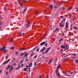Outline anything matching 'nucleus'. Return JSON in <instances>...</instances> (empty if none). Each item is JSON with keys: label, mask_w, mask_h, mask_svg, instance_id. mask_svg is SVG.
Segmentation results:
<instances>
[{"label": "nucleus", "mask_w": 78, "mask_h": 78, "mask_svg": "<svg viewBox=\"0 0 78 78\" xmlns=\"http://www.w3.org/2000/svg\"><path fill=\"white\" fill-rule=\"evenodd\" d=\"M26 26L27 27H30V25H28V24H27Z\"/></svg>", "instance_id": "obj_37"}, {"label": "nucleus", "mask_w": 78, "mask_h": 78, "mask_svg": "<svg viewBox=\"0 0 78 78\" xmlns=\"http://www.w3.org/2000/svg\"><path fill=\"white\" fill-rule=\"evenodd\" d=\"M23 1L24 3H25V2H28V1H27L26 0H23Z\"/></svg>", "instance_id": "obj_34"}, {"label": "nucleus", "mask_w": 78, "mask_h": 78, "mask_svg": "<svg viewBox=\"0 0 78 78\" xmlns=\"http://www.w3.org/2000/svg\"><path fill=\"white\" fill-rule=\"evenodd\" d=\"M4 10H6V7H4Z\"/></svg>", "instance_id": "obj_42"}, {"label": "nucleus", "mask_w": 78, "mask_h": 78, "mask_svg": "<svg viewBox=\"0 0 78 78\" xmlns=\"http://www.w3.org/2000/svg\"><path fill=\"white\" fill-rule=\"evenodd\" d=\"M13 69V67L11 66L9 69V70L10 71H11V70H12Z\"/></svg>", "instance_id": "obj_15"}, {"label": "nucleus", "mask_w": 78, "mask_h": 78, "mask_svg": "<svg viewBox=\"0 0 78 78\" xmlns=\"http://www.w3.org/2000/svg\"><path fill=\"white\" fill-rule=\"evenodd\" d=\"M73 59H75V57H73Z\"/></svg>", "instance_id": "obj_59"}, {"label": "nucleus", "mask_w": 78, "mask_h": 78, "mask_svg": "<svg viewBox=\"0 0 78 78\" xmlns=\"http://www.w3.org/2000/svg\"><path fill=\"white\" fill-rule=\"evenodd\" d=\"M62 10H65V8L64 7H63L62 9Z\"/></svg>", "instance_id": "obj_38"}, {"label": "nucleus", "mask_w": 78, "mask_h": 78, "mask_svg": "<svg viewBox=\"0 0 78 78\" xmlns=\"http://www.w3.org/2000/svg\"><path fill=\"white\" fill-rule=\"evenodd\" d=\"M53 60V58H52L50 59L49 62L48 63V64H50L51 62V61H52V60Z\"/></svg>", "instance_id": "obj_9"}, {"label": "nucleus", "mask_w": 78, "mask_h": 78, "mask_svg": "<svg viewBox=\"0 0 78 78\" xmlns=\"http://www.w3.org/2000/svg\"><path fill=\"white\" fill-rule=\"evenodd\" d=\"M6 49V46H4L0 49V50H5Z\"/></svg>", "instance_id": "obj_4"}, {"label": "nucleus", "mask_w": 78, "mask_h": 78, "mask_svg": "<svg viewBox=\"0 0 78 78\" xmlns=\"http://www.w3.org/2000/svg\"><path fill=\"white\" fill-rule=\"evenodd\" d=\"M61 40H59V42H61Z\"/></svg>", "instance_id": "obj_62"}, {"label": "nucleus", "mask_w": 78, "mask_h": 78, "mask_svg": "<svg viewBox=\"0 0 78 78\" xmlns=\"http://www.w3.org/2000/svg\"><path fill=\"white\" fill-rule=\"evenodd\" d=\"M71 60L72 61H74V60L73 59H71Z\"/></svg>", "instance_id": "obj_52"}, {"label": "nucleus", "mask_w": 78, "mask_h": 78, "mask_svg": "<svg viewBox=\"0 0 78 78\" xmlns=\"http://www.w3.org/2000/svg\"><path fill=\"white\" fill-rule=\"evenodd\" d=\"M24 55V53H21L20 54V56H23Z\"/></svg>", "instance_id": "obj_27"}, {"label": "nucleus", "mask_w": 78, "mask_h": 78, "mask_svg": "<svg viewBox=\"0 0 78 78\" xmlns=\"http://www.w3.org/2000/svg\"><path fill=\"white\" fill-rule=\"evenodd\" d=\"M78 62V60H75V63H76V64H77Z\"/></svg>", "instance_id": "obj_23"}, {"label": "nucleus", "mask_w": 78, "mask_h": 78, "mask_svg": "<svg viewBox=\"0 0 78 78\" xmlns=\"http://www.w3.org/2000/svg\"><path fill=\"white\" fill-rule=\"evenodd\" d=\"M23 62V60H21L20 61V63L18 64V67L16 68V70H17V69H19L20 68V65L22 64V63Z\"/></svg>", "instance_id": "obj_1"}, {"label": "nucleus", "mask_w": 78, "mask_h": 78, "mask_svg": "<svg viewBox=\"0 0 78 78\" xmlns=\"http://www.w3.org/2000/svg\"><path fill=\"white\" fill-rule=\"evenodd\" d=\"M11 67V66L9 65L8 66V68L9 69V67Z\"/></svg>", "instance_id": "obj_44"}, {"label": "nucleus", "mask_w": 78, "mask_h": 78, "mask_svg": "<svg viewBox=\"0 0 78 78\" xmlns=\"http://www.w3.org/2000/svg\"><path fill=\"white\" fill-rule=\"evenodd\" d=\"M59 30V29L57 28L56 29H55V30L56 31H58Z\"/></svg>", "instance_id": "obj_31"}, {"label": "nucleus", "mask_w": 78, "mask_h": 78, "mask_svg": "<svg viewBox=\"0 0 78 78\" xmlns=\"http://www.w3.org/2000/svg\"><path fill=\"white\" fill-rule=\"evenodd\" d=\"M60 68H61V65L58 64V65L57 66V69H56L55 70L56 71V70H58V69H60Z\"/></svg>", "instance_id": "obj_6"}, {"label": "nucleus", "mask_w": 78, "mask_h": 78, "mask_svg": "<svg viewBox=\"0 0 78 78\" xmlns=\"http://www.w3.org/2000/svg\"><path fill=\"white\" fill-rule=\"evenodd\" d=\"M73 28H74V29H75V30H77V28H76V27L75 26H74L73 27Z\"/></svg>", "instance_id": "obj_28"}, {"label": "nucleus", "mask_w": 78, "mask_h": 78, "mask_svg": "<svg viewBox=\"0 0 78 78\" xmlns=\"http://www.w3.org/2000/svg\"><path fill=\"white\" fill-rule=\"evenodd\" d=\"M34 58H37V55H35V56H34Z\"/></svg>", "instance_id": "obj_21"}, {"label": "nucleus", "mask_w": 78, "mask_h": 78, "mask_svg": "<svg viewBox=\"0 0 78 78\" xmlns=\"http://www.w3.org/2000/svg\"><path fill=\"white\" fill-rule=\"evenodd\" d=\"M30 68H29V72H30Z\"/></svg>", "instance_id": "obj_58"}, {"label": "nucleus", "mask_w": 78, "mask_h": 78, "mask_svg": "<svg viewBox=\"0 0 78 78\" xmlns=\"http://www.w3.org/2000/svg\"><path fill=\"white\" fill-rule=\"evenodd\" d=\"M2 70H0V73H1V72H2Z\"/></svg>", "instance_id": "obj_57"}, {"label": "nucleus", "mask_w": 78, "mask_h": 78, "mask_svg": "<svg viewBox=\"0 0 78 78\" xmlns=\"http://www.w3.org/2000/svg\"><path fill=\"white\" fill-rule=\"evenodd\" d=\"M70 73H73V72L71 71V72H70Z\"/></svg>", "instance_id": "obj_60"}, {"label": "nucleus", "mask_w": 78, "mask_h": 78, "mask_svg": "<svg viewBox=\"0 0 78 78\" xmlns=\"http://www.w3.org/2000/svg\"><path fill=\"white\" fill-rule=\"evenodd\" d=\"M42 53H43V55H45V53H44V52H43Z\"/></svg>", "instance_id": "obj_56"}, {"label": "nucleus", "mask_w": 78, "mask_h": 78, "mask_svg": "<svg viewBox=\"0 0 78 78\" xmlns=\"http://www.w3.org/2000/svg\"><path fill=\"white\" fill-rule=\"evenodd\" d=\"M60 17H61V18H62V19H63V18H64V17L62 16H61Z\"/></svg>", "instance_id": "obj_45"}, {"label": "nucleus", "mask_w": 78, "mask_h": 78, "mask_svg": "<svg viewBox=\"0 0 78 78\" xmlns=\"http://www.w3.org/2000/svg\"><path fill=\"white\" fill-rule=\"evenodd\" d=\"M7 51V50H6V51H5L4 52L5 53H6Z\"/></svg>", "instance_id": "obj_46"}, {"label": "nucleus", "mask_w": 78, "mask_h": 78, "mask_svg": "<svg viewBox=\"0 0 78 78\" xmlns=\"http://www.w3.org/2000/svg\"><path fill=\"white\" fill-rule=\"evenodd\" d=\"M63 49H61V52H62H62H63Z\"/></svg>", "instance_id": "obj_49"}, {"label": "nucleus", "mask_w": 78, "mask_h": 78, "mask_svg": "<svg viewBox=\"0 0 78 78\" xmlns=\"http://www.w3.org/2000/svg\"><path fill=\"white\" fill-rule=\"evenodd\" d=\"M25 55L24 57H26V56H27L28 55V54H27L26 52H25Z\"/></svg>", "instance_id": "obj_16"}, {"label": "nucleus", "mask_w": 78, "mask_h": 78, "mask_svg": "<svg viewBox=\"0 0 78 78\" xmlns=\"http://www.w3.org/2000/svg\"><path fill=\"white\" fill-rule=\"evenodd\" d=\"M0 30H1V31H3V29H2V28H1Z\"/></svg>", "instance_id": "obj_40"}, {"label": "nucleus", "mask_w": 78, "mask_h": 78, "mask_svg": "<svg viewBox=\"0 0 78 78\" xmlns=\"http://www.w3.org/2000/svg\"><path fill=\"white\" fill-rule=\"evenodd\" d=\"M10 49L11 50H14V47H12L10 48Z\"/></svg>", "instance_id": "obj_24"}, {"label": "nucleus", "mask_w": 78, "mask_h": 78, "mask_svg": "<svg viewBox=\"0 0 78 78\" xmlns=\"http://www.w3.org/2000/svg\"><path fill=\"white\" fill-rule=\"evenodd\" d=\"M59 25L61 27H64V25H62V22L60 23Z\"/></svg>", "instance_id": "obj_8"}, {"label": "nucleus", "mask_w": 78, "mask_h": 78, "mask_svg": "<svg viewBox=\"0 0 78 78\" xmlns=\"http://www.w3.org/2000/svg\"><path fill=\"white\" fill-rule=\"evenodd\" d=\"M60 47H61V48H63V49H65V48H66V47L64 45H62Z\"/></svg>", "instance_id": "obj_11"}, {"label": "nucleus", "mask_w": 78, "mask_h": 78, "mask_svg": "<svg viewBox=\"0 0 78 78\" xmlns=\"http://www.w3.org/2000/svg\"><path fill=\"white\" fill-rule=\"evenodd\" d=\"M25 50V48H21L19 50Z\"/></svg>", "instance_id": "obj_22"}, {"label": "nucleus", "mask_w": 78, "mask_h": 78, "mask_svg": "<svg viewBox=\"0 0 78 78\" xmlns=\"http://www.w3.org/2000/svg\"><path fill=\"white\" fill-rule=\"evenodd\" d=\"M14 66H16V63L13 64Z\"/></svg>", "instance_id": "obj_63"}, {"label": "nucleus", "mask_w": 78, "mask_h": 78, "mask_svg": "<svg viewBox=\"0 0 78 78\" xmlns=\"http://www.w3.org/2000/svg\"><path fill=\"white\" fill-rule=\"evenodd\" d=\"M39 50V48H38L36 51H38Z\"/></svg>", "instance_id": "obj_39"}, {"label": "nucleus", "mask_w": 78, "mask_h": 78, "mask_svg": "<svg viewBox=\"0 0 78 78\" xmlns=\"http://www.w3.org/2000/svg\"><path fill=\"white\" fill-rule=\"evenodd\" d=\"M27 61H28V58H26L25 60V62H27Z\"/></svg>", "instance_id": "obj_29"}, {"label": "nucleus", "mask_w": 78, "mask_h": 78, "mask_svg": "<svg viewBox=\"0 0 78 78\" xmlns=\"http://www.w3.org/2000/svg\"><path fill=\"white\" fill-rule=\"evenodd\" d=\"M61 44V43H58V45H60Z\"/></svg>", "instance_id": "obj_61"}, {"label": "nucleus", "mask_w": 78, "mask_h": 78, "mask_svg": "<svg viewBox=\"0 0 78 78\" xmlns=\"http://www.w3.org/2000/svg\"><path fill=\"white\" fill-rule=\"evenodd\" d=\"M3 24V22H2V21H0V25H2Z\"/></svg>", "instance_id": "obj_26"}, {"label": "nucleus", "mask_w": 78, "mask_h": 78, "mask_svg": "<svg viewBox=\"0 0 78 78\" xmlns=\"http://www.w3.org/2000/svg\"><path fill=\"white\" fill-rule=\"evenodd\" d=\"M8 54H7L6 55V58H8Z\"/></svg>", "instance_id": "obj_54"}, {"label": "nucleus", "mask_w": 78, "mask_h": 78, "mask_svg": "<svg viewBox=\"0 0 78 78\" xmlns=\"http://www.w3.org/2000/svg\"><path fill=\"white\" fill-rule=\"evenodd\" d=\"M26 67H27V68H28V65H26Z\"/></svg>", "instance_id": "obj_51"}, {"label": "nucleus", "mask_w": 78, "mask_h": 78, "mask_svg": "<svg viewBox=\"0 0 78 78\" xmlns=\"http://www.w3.org/2000/svg\"><path fill=\"white\" fill-rule=\"evenodd\" d=\"M27 23H28V25H29V24H30V22L29 21L27 20Z\"/></svg>", "instance_id": "obj_33"}, {"label": "nucleus", "mask_w": 78, "mask_h": 78, "mask_svg": "<svg viewBox=\"0 0 78 78\" xmlns=\"http://www.w3.org/2000/svg\"><path fill=\"white\" fill-rule=\"evenodd\" d=\"M20 5L21 7H22V8H23V6H22V4H20Z\"/></svg>", "instance_id": "obj_50"}, {"label": "nucleus", "mask_w": 78, "mask_h": 78, "mask_svg": "<svg viewBox=\"0 0 78 78\" xmlns=\"http://www.w3.org/2000/svg\"><path fill=\"white\" fill-rule=\"evenodd\" d=\"M38 48V46H37L35 48H34V50L35 48Z\"/></svg>", "instance_id": "obj_36"}, {"label": "nucleus", "mask_w": 78, "mask_h": 78, "mask_svg": "<svg viewBox=\"0 0 78 78\" xmlns=\"http://www.w3.org/2000/svg\"><path fill=\"white\" fill-rule=\"evenodd\" d=\"M44 44V46H47V45H48V44L47 43H45Z\"/></svg>", "instance_id": "obj_35"}, {"label": "nucleus", "mask_w": 78, "mask_h": 78, "mask_svg": "<svg viewBox=\"0 0 78 78\" xmlns=\"http://www.w3.org/2000/svg\"><path fill=\"white\" fill-rule=\"evenodd\" d=\"M45 44V43L44 42H42L40 44V45H44Z\"/></svg>", "instance_id": "obj_13"}, {"label": "nucleus", "mask_w": 78, "mask_h": 78, "mask_svg": "<svg viewBox=\"0 0 78 78\" xmlns=\"http://www.w3.org/2000/svg\"><path fill=\"white\" fill-rule=\"evenodd\" d=\"M36 62H35L34 63V66H36Z\"/></svg>", "instance_id": "obj_48"}, {"label": "nucleus", "mask_w": 78, "mask_h": 78, "mask_svg": "<svg viewBox=\"0 0 78 78\" xmlns=\"http://www.w3.org/2000/svg\"><path fill=\"white\" fill-rule=\"evenodd\" d=\"M24 71H27V68H25L24 69Z\"/></svg>", "instance_id": "obj_25"}, {"label": "nucleus", "mask_w": 78, "mask_h": 78, "mask_svg": "<svg viewBox=\"0 0 78 78\" xmlns=\"http://www.w3.org/2000/svg\"><path fill=\"white\" fill-rule=\"evenodd\" d=\"M65 75H66L67 76H70V75H67V74H65Z\"/></svg>", "instance_id": "obj_43"}, {"label": "nucleus", "mask_w": 78, "mask_h": 78, "mask_svg": "<svg viewBox=\"0 0 78 78\" xmlns=\"http://www.w3.org/2000/svg\"><path fill=\"white\" fill-rule=\"evenodd\" d=\"M15 53H16V54H18V53H19V52H15Z\"/></svg>", "instance_id": "obj_47"}, {"label": "nucleus", "mask_w": 78, "mask_h": 78, "mask_svg": "<svg viewBox=\"0 0 78 78\" xmlns=\"http://www.w3.org/2000/svg\"><path fill=\"white\" fill-rule=\"evenodd\" d=\"M56 73L57 76L58 77V78H60V77H61V75L59 74V71H58V70H56Z\"/></svg>", "instance_id": "obj_2"}, {"label": "nucleus", "mask_w": 78, "mask_h": 78, "mask_svg": "<svg viewBox=\"0 0 78 78\" xmlns=\"http://www.w3.org/2000/svg\"><path fill=\"white\" fill-rule=\"evenodd\" d=\"M50 50V48L49 47L48 48L46 51H45V53H46V54H47L48 52Z\"/></svg>", "instance_id": "obj_5"}, {"label": "nucleus", "mask_w": 78, "mask_h": 78, "mask_svg": "<svg viewBox=\"0 0 78 78\" xmlns=\"http://www.w3.org/2000/svg\"><path fill=\"white\" fill-rule=\"evenodd\" d=\"M66 28L67 29L68 28V23L67 22H66Z\"/></svg>", "instance_id": "obj_10"}, {"label": "nucleus", "mask_w": 78, "mask_h": 78, "mask_svg": "<svg viewBox=\"0 0 78 78\" xmlns=\"http://www.w3.org/2000/svg\"><path fill=\"white\" fill-rule=\"evenodd\" d=\"M65 20H66L65 19H64L63 20L62 22L63 21H65Z\"/></svg>", "instance_id": "obj_53"}, {"label": "nucleus", "mask_w": 78, "mask_h": 78, "mask_svg": "<svg viewBox=\"0 0 78 78\" xmlns=\"http://www.w3.org/2000/svg\"><path fill=\"white\" fill-rule=\"evenodd\" d=\"M75 9H76L75 11V12H78V8H76Z\"/></svg>", "instance_id": "obj_18"}, {"label": "nucleus", "mask_w": 78, "mask_h": 78, "mask_svg": "<svg viewBox=\"0 0 78 78\" xmlns=\"http://www.w3.org/2000/svg\"><path fill=\"white\" fill-rule=\"evenodd\" d=\"M12 41H13V38H11L10 40V41L12 42Z\"/></svg>", "instance_id": "obj_19"}, {"label": "nucleus", "mask_w": 78, "mask_h": 78, "mask_svg": "<svg viewBox=\"0 0 78 78\" xmlns=\"http://www.w3.org/2000/svg\"><path fill=\"white\" fill-rule=\"evenodd\" d=\"M49 7L50 8H51V9H52V8H53V6H52V5H50L49 6Z\"/></svg>", "instance_id": "obj_17"}, {"label": "nucleus", "mask_w": 78, "mask_h": 78, "mask_svg": "<svg viewBox=\"0 0 78 78\" xmlns=\"http://www.w3.org/2000/svg\"><path fill=\"white\" fill-rule=\"evenodd\" d=\"M35 12H34L35 14H37L38 12V11L37 10H35Z\"/></svg>", "instance_id": "obj_20"}, {"label": "nucleus", "mask_w": 78, "mask_h": 78, "mask_svg": "<svg viewBox=\"0 0 78 78\" xmlns=\"http://www.w3.org/2000/svg\"><path fill=\"white\" fill-rule=\"evenodd\" d=\"M6 75H8V73L7 72H6Z\"/></svg>", "instance_id": "obj_55"}, {"label": "nucleus", "mask_w": 78, "mask_h": 78, "mask_svg": "<svg viewBox=\"0 0 78 78\" xmlns=\"http://www.w3.org/2000/svg\"><path fill=\"white\" fill-rule=\"evenodd\" d=\"M33 63H30L29 64L28 67H31Z\"/></svg>", "instance_id": "obj_14"}, {"label": "nucleus", "mask_w": 78, "mask_h": 78, "mask_svg": "<svg viewBox=\"0 0 78 78\" xmlns=\"http://www.w3.org/2000/svg\"><path fill=\"white\" fill-rule=\"evenodd\" d=\"M34 55V53L33 52H32L30 55V56H33V55Z\"/></svg>", "instance_id": "obj_30"}, {"label": "nucleus", "mask_w": 78, "mask_h": 78, "mask_svg": "<svg viewBox=\"0 0 78 78\" xmlns=\"http://www.w3.org/2000/svg\"><path fill=\"white\" fill-rule=\"evenodd\" d=\"M9 61H10V59H8L7 61H5L2 64L3 65H5V64H8V62H9Z\"/></svg>", "instance_id": "obj_3"}, {"label": "nucleus", "mask_w": 78, "mask_h": 78, "mask_svg": "<svg viewBox=\"0 0 78 78\" xmlns=\"http://www.w3.org/2000/svg\"><path fill=\"white\" fill-rule=\"evenodd\" d=\"M45 47H44L42 48V49L41 50H40V51L41 52H42V51H44V50H45Z\"/></svg>", "instance_id": "obj_7"}, {"label": "nucleus", "mask_w": 78, "mask_h": 78, "mask_svg": "<svg viewBox=\"0 0 78 78\" xmlns=\"http://www.w3.org/2000/svg\"><path fill=\"white\" fill-rule=\"evenodd\" d=\"M23 66V64H22L21 65V66H20V67H22V66Z\"/></svg>", "instance_id": "obj_41"}, {"label": "nucleus", "mask_w": 78, "mask_h": 78, "mask_svg": "<svg viewBox=\"0 0 78 78\" xmlns=\"http://www.w3.org/2000/svg\"><path fill=\"white\" fill-rule=\"evenodd\" d=\"M27 9V8H26L22 12L23 14H24L25 13V11H26V10Z\"/></svg>", "instance_id": "obj_12"}, {"label": "nucleus", "mask_w": 78, "mask_h": 78, "mask_svg": "<svg viewBox=\"0 0 78 78\" xmlns=\"http://www.w3.org/2000/svg\"><path fill=\"white\" fill-rule=\"evenodd\" d=\"M69 55H74V56H76V55H75V54H70Z\"/></svg>", "instance_id": "obj_32"}, {"label": "nucleus", "mask_w": 78, "mask_h": 78, "mask_svg": "<svg viewBox=\"0 0 78 78\" xmlns=\"http://www.w3.org/2000/svg\"><path fill=\"white\" fill-rule=\"evenodd\" d=\"M31 75H33V73H32Z\"/></svg>", "instance_id": "obj_64"}]
</instances>
